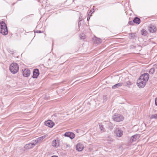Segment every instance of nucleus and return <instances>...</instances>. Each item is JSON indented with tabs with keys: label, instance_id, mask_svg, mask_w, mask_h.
Segmentation results:
<instances>
[{
	"label": "nucleus",
	"instance_id": "30",
	"mask_svg": "<svg viewBox=\"0 0 157 157\" xmlns=\"http://www.w3.org/2000/svg\"><path fill=\"white\" fill-rule=\"evenodd\" d=\"M10 52L11 54H13V51H10Z\"/></svg>",
	"mask_w": 157,
	"mask_h": 157
},
{
	"label": "nucleus",
	"instance_id": "25",
	"mask_svg": "<svg viewBox=\"0 0 157 157\" xmlns=\"http://www.w3.org/2000/svg\"><path fill=\"white\" fill-rule=\"evenodd\" d=\"M80 38L81 39H84L85 38V37L84 36H81L80 37Z\"/></svg>",
	"mask_w": 157,
	"mask_h": 157
},
{
	"label": "nucleus",
	"instance_id": "12",
	"mask_svg": "<svg viewBox=\"0 0 157 157\" xmlns=\"http://www.w3.org/2000/svg\"><path fill=\"white\" fill-rule=\"evenodd\" d=\"M52 146L55 147H57L59 146V141L57 140H53L52 143Z\"/></svg>",
	"mask_w": 157,
	"mask_h": 157
},
{
	"label": "nucleus",
	"instance_id": "32",
	"mask_svg": "<svg viewBox=\"0 0 157 157\" xmlns=\"http://www.w3.org/2000/svg\"><path fill=\"white\" fill-rule=\"evenodd\" d=\"M51 157H58L56 155H53Z\"/></svg>",
	"mask_w": 157,
	"mask_h": 157
},
{
	"label": "nucleus",
	"instance_id": "33",
	"mask_svg": "<svg viewBox=\"0 0 157 157\" xmlns=\"http://www.w3.org/2000/svg\"><path fill=\"white\" fill-rule=\"evenodd\" d=\"M81 21V20H80V18H79V21Z\"/></svg>",
	"mask_w": 157,
	"mask_h": 157
},
{
	"label": "nucleus",
	"instance_id": "10",
	"mask_svg": "<svg viewBox=\"0 0 157 157\" xmlns=\"http://www.w3.org/2000/svg\"><path fill=\"white\" fill-rule=\"evenodd\" d=\"M33 78H37L39 75V70L37 69H34L33 72Z\"/></svg>",
	"mask_w": 157,
	"mask_h": 157
},
{
	"label": "nucleus",
	"instance_id": "24",
	"mask_svg": "<svg viewBox=\"0 0 157 157\" xmlns=\"http://www.w3.org/2000/svg\"><path fill=\"white\" fill-rule=\"evenodd\" d=\"M39 140H38V139L37 138V140H35L34 141V142L35 143V144H37V143H38V142L39 141Z\"/></svg>",
	"mask_w": 157,
	"mask_h": 157
},
{
	"label": "nucleus",
	"instance_id": "23",
	"mask_svg": "<svg viewBox=\"0 0 157 157\" xmlns=\"http://www.w3.org/2000/svg\"><path fill=\"white\" fill-rule=\"evenodd\" d=\"M151 118H155L157 119V114H156L151 116Z\"/></svg>",
	"mask_w": 157,
	"mask_h": 157
},
{
	"label": "nucleus",
	"instance_id": "5",
	"mask_svg": "<svg viewBox=\"0 0 157 157\" xmlns=\"http://www.w3.org/2000/svg\"><path fill=\"white\" fill-rule=\"evenodd\" d=\"M22 71L23 76L25 77H28L30 74V71L29 69H25L24 70H22Z\"/></svg>",
	"mask_w": 157,
	"mask_h": 157
},
{
	"label": "nucleus",
	"instance_id": "14",
	"mask_svg": "<svg viewBox=\"0 0 157 157\" xmlns=\"http://www.w3.org/2000/svg\"><path fill=\"white\" fill-rule=\"evenodd\" d=\"M140 136L139 134H136L133 136L131 137V140L132 141H135L136 140L139 138Z\"/></svg>",
	"mask_w": 157,
	"mask_h": 157
},
{
	"label": "nucleus",
	"instance_id": "15",
	"mask_svg": "<svg viewBox=\"0 0 157 157\" xmlns=\"http://www.w3.org/2000/svg\"><path fill=\"white\" fill-rule=\"evenodd\" d=\"M133 22L137 24H139L140 22V19L137 17H135L133 20Z\"/></svg>",
	"mask_w": 157,
	"mask_h": 157
},
{
	"label": "nucleus",
	"instance_id": "17",
	"mask_svg": "<svg viewBox=\"0 0 157 157\" xmlns=\"http://www.w3.org/2000/svg\"><path fill=\"white\" fill-rule=\"evenodd\" d=\"M157 67V65L156 64H155L154 65V67L152 68H151L150 69L149 71V72L150 74H153L155 71V68H154Z\"/></svg>",
	"mask_w": 157,
	"mask_h": 157
},
{
	"label": "nucleus",
	"instance_id": "31",
	"mask_svg": "<svg viewBox=\"0 0 157 157\" xmlns=\"http://www.w3.org/2000/svg\"><path fill=\"white\" fill-rule=\"evenodd\" d=\"M37 33H41L40 31H38L37 32Z\"/></svg>",
	"mask_w": 157,
	"mask_h": 157
},
{
	"label": "nucleus",
	"instance_id": "16",
	"mask_svg": "<svg viewBox=\"0 0 157 157\" xmlns=\"http://www.w3.org/2000/svg\"><path fill=\"white\" fill-rule=\"evenodd\" d=\"M123 85L122 83H117L112 86V88L113 89H116L117 88L120 87L121 86Z\"/></svg>",
	"mask_w": 157,
	"mask_h": 157
},
{
	"label": "nucleus",
	"instance_id": "22",
	"mask_svg": "<svg viewBox=\"0 0 157 157\" xmlns=\"http://www.w3.org/2000/svg\"><path fill=\"white\" fill-rule=\"evenodd\" d=\"M141 34L142 35H144V36L147 35V32L146 30L144 29H142L141 30Z\"/></svg>",
	"mask_w": 157,
	"mask_h": 157
},
{
	"label": "nucleus",
	"instance_id": "13",
	"mask_svg": "<svg viewBox=\"0 0 157 157\" xmlns=\"http://www.w3.org/2000/svg\"><path fill=\"white\" fill-rule=\"evenodd\" d=\"M35 146L34 143H29L26 144L24 147L25 149H30Z\"/></svg>",
	"mask_w": 157,
	"mask_h": 157
},
{
	"label": "nucleus",
	"instance_id": "26",
	"mask_svg": "<svg viewBox=\"0 0 157 157\" xmlns=\"http://www.w3.org/2000/svg\"><path fill=\"white\" fill-rule=\"evenodd\" d=\"M126 84L127 86H129L131 84V83L129 81H128L127 82Z\"/></svg>",
	"mask_w": 157,
	"mask_h": 157
},
{
	"label": "nucleus",
	"instance_id": "20",
	"mask_svg": "<svg viewBox=\"0 0 157 157\" xmlns=\"http://www.w3.org/2000/svg\"><path fill=\"white\" fill-rule=\"evenodd\" d=\"M95 41L96 43H100L101 42V40L98 38H96L95 39Z\"/></svg>",
	"mask_w": 157,
	"mask_h": 157
},
{
	"label": "nucleus",
	"instance_id": "4",
	"mask_svg": "<svg viewBox=\"0 0 157 157\" xmlns=\"http://www.w3.org/2000/svg\"><path fill=\"white\" fill-rule=\"evenodd\" d=\"M112 118L114 121L119 122L123 120L124 117L121 115L115 114L113 116Z\"/></svg>",
	"mask_w": 157,
	"mask_h": 157
},
{
	"label": "nucleus",
	"instance_id": "27",
	"mask_svg": "<svg viewBox=\"0 0 157 157\" xmlns=\"http://www.w3.org/2000/svg\"><path fill=\"white\" fill-rule=\"evenodd\" d=\"M155 105H157V98H155Z\"/></svg>",
	"mask_w": 157,
	"mask_h": 157
},
{
	"label": "nucleus",
	"instance_id": "1",
	"mask_svg": "<svg viewBox=\"0 0 157 157\" xmlns=\"http://www.w3.org/2000/svg\"><path fill=\"white\" fill-rule=\"evenodd\" d=\"M149 77L147 73H144L141 75L137 81V84L139 88H143L148 80Z\"/></svg>",
	"mask_w": 157,
	"mask_h": 157
},
{
	"label": "nucleus",
	"instance_id": "6",
	"mask_svg": "<svg viewBox=\"0 0 157 157\" xmlns=\"http://www.w3.org/2000/svg\"><path fill=\"white\" fill-rule=\"evenodd\" d=\"M123 133V131L120 130L118 128H117L114 131L115 135L119 137H121L122 136Z\"/></svg>",
	"mask_w": 157,
	"mask_h": 157
},
{
	"label": "nucleus",
	"instance_id": "3",
	"mask_svg": "<svg viewBox=\"0 0 157 157\" xmlns=\"http://www.w3.org/2000/svg\"><path fill=\"white\" fill-rule=\"evenodd\" d=\"M18 66L16 63H12L10 67V71L13 74L16 73L18 72Z\"/></svg>",
	"mask_w": 157,
	"mask_h": 157
},
{
	"label": "nucleus",
	"instance_id": "8",
	"mask_svg": "<svg viewBox=\"0 0 157 157\" xmlns=\"http://www.w3.org/2000/svg\"><path fill=\"white\" fill-rule=\"evenodd\" d=\"M148 30L150 32L154 33L156 31L157 29L155 25L151 24L149 27Z\"/></svg>",
	"mask_w": 157,
	"mask_h": 157
},
{
	"label": "nucleus",
	"instance_id": "28",
	"mask_svg": "<svg viewBox=\"0 0 157 157\" xmlns=\"http://www.w3.org/2000/svg\"><path fill=\"white\" fill-rule=\"evenodd\" d=\"M90 17H89V14H88V17H87V20L88 21L90 20Z\"/></svg>",
	"mask_w": 157,
	"mask_h": 157
},
{
	"label": "nucleus",
	"instance_id": "7",
	"mask_svg": "<svg viewBox=\"0 0 157 157\" xmlns=\"http://www.w3.org/2000/svg\"><path fill=\"white\" fill-rule=\"evenodd\" d=\"M45 124L50 128L52 127L54 125V123L51 120H48L44 122Z\"/></svg>",
	"mask_w": 157,
	"mask_h": 157
},
{
	"label": "nucleus",
	"instance_id": "9",
	"mask_svg": "<svg viewBox=\"0 0 157 157\" xmlns=\"http://www.w3.org/2000/svg\"><path fill=\"white\" fill-rule=\"evenodd\" d=\"M64 136L69 137L71 139H73L75 136L74 134L71 132H67L65 133Z\"/></svg>",
	"mask_w": 157,
	"mask_h": 157
},
{
	"label": "nucleus",
	"instance_id": "18",
	"mask_svg": "<svg viewBox=\"0 0 157 157\" xmlns=\"http://www.w3.org/2000/svg\"><path fill=\"white\" fill-rule=\"evenodd\" d=\"M129 38L131 39H132L135 38L136 36L135 33H129Z\"/></svg>",
	"mask_w": 157,
	"mask_h": 157
},
{
	"label": "nucleus",
	"instance_id": "29",
	"mask_svg": "<svg viewBox=\"0 0 157 157\" xmlns=\"http://www.w3.org/2000/svg\"><path fill=\"white\" fill-rule=\"evenodd\" d=\"M133 21L132 22V21H129V23L130 24L132 25L133 24Z\"/></svg>",
	"mask_w": 157,
	"mask_h": 157
},
{
	"label": "nucleus",
	"instance_id": "11",
	"mask_svg": "<svg viewBox=\"0 0 157 157\" xmlns=\"http://www.w3.org/2000/svg\"><path fill=\"white\" fill-rule=\"evenodd\" d=\"M84 147L83 144L81 143L78 144L76 145V149L78 151H82L84 148Z\"/></svg>",
	"mask_w": 157,
	"mask_h": 157
},
{
	"label": "nucleus",
	"instance_id": "19",
	"mask_svg": "<svg viewBox=\"0 0 157 157\" xmlns=\"http://www.w3.org/2000/svg\"><path fill=\"white\" fill-rule=\"evenodd\" d=\"M100 129L102 132H104L105 131V129L103 128L101 124H99Z\"/></svg>",
	"mask_w": 157,
	"mask_h": 157
},
{
	"label": "nucleus",
	"instance_id": "2",
	"mask_svg": "<svg viewBox=\"0 0 157 157\" xmlns=\"http://www.w3.org/2000/svg\"><path fill=\"white\" fill-rule=\"evenodd\" d=\"M0 33L4 35H6L8 33L6 24L3 21L0 22Z\"/></svg>",
	"mask_w": 157,
	"mask_h": 157
},
{
	"label": "nucleus",
	"instance_id": "21",
	"mask_svg": "<svg viewBox=\"0 0 157 157\" xmlns=\"http://www.w3.org/2000/svg\"><path fill=\"white\" fill-rule=\"evenodd\" d=\"M47 136H48L47 135H46L43 136H42L39 137L38 138V139L39 141H40L42 140L44 138H45Z\"/></svg>",
	"mask_w": 157,
	"mask_h": 157
}]
</instances>
